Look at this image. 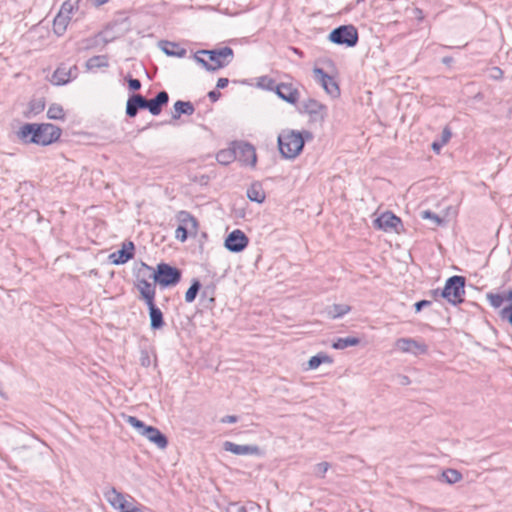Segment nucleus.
I'll list each match as a JSON object with an SVG mask.
<instances>
[{"instance_id":"obj_22","label":"nucleus","mask_w":512,"mask_h":512,"mask_svg":"<svg viewBox=\"0 0 512 512\" xmlns=\"http://www.w3.org/2000/svg\"><path fill=\"white\" fill-rule=\"evenodd\" d=\"M177 220L179 222L180 227H184L188 230H190L191 234H196L198 229V223L196 218L187 211H180L177 214Z\"/></svg>"},{"instance_id":"obj_47","label":"nucleus","mask_w":512,"mask_h":512,"mask_svg":"<svg viewBox=\"0 0 512 512\" xmlns=\"http://www.w3.org/2000/svg\"><path fill=\"white\" fill-rule=\"evenodd\" d=\"M330 32H357V29L353 25H340L333 28Z\"/></svg>"},{"instance_id":"obj_13","label":"nucleus","mask_w":512,"mask_h":512,"mask_svg":"<svg viewBox=\"0 0 512 512\" xmlns=\"http://www.w3.org/2000/svg\"><path fill=\"white\" fill-rule=\"evenodd\" d=\"M225 451L231 452L235 455H260L261 451L257 445H239L230 441L223 444Z\"/></svg>"},{"instance_id":"obj_49","label":"nucleus","mask_w":512,"mask_h":512,"mask_svg":"<svg viewBox=\"0 0 512 512\" xmlns=\"http://www.w3.org/2000/svg\"><path fill=\"white\" fill-rule=\"evenodd\" d=\"M140 364L143 367H149L150 366L151 359H150V356H149L147 351H141Z\"/></svg>"},{"instance_id":"obj_52","label":"nucleus","mask_w":512,"mask_h":512,"mask_svg":"<svg viewBox=\"0 0 512 512\" xmlns=\"http://www.w3.org/2000/svg\"><path fill=\"white\" fill-rule=\"evenodd\" d=\"M467 41L461 40V41H449L447 44H445L448 48H462L467 45Z\"/></svg>"},{"instance_id":"obj_15","label":"nucleus","mask_w":512,"mask_h":512,"mask_svg":"<svg viewBox=\"0 0 512 512\" xmlns=\"http://www.w3.org/2000/svg\"><path fill=\"white\" fill-rule=\"evenodd\" d=\"M134 256V244L128 242L123 244L122 248L110 255V259L113 264L120 265L124 264Z\"/></svg>"},{"instance_id":"obj_60","label":"nucleus","mask_w":512,"mask_h":512,"mask_svg":"<svg viewBox=\"0 0 512 512\" xmlns=\"http://www.w3.org/2000/svg\"><path fill=\"white\" fill-rule=\"evenodd\" d=\"M443 146H444V144H442V142H441V141H440V142L435 141V142H433V143H432V149H433L434 151H436L437 153H439V152H440V150H441V148H442Z\"/></svg>"},{"instance_id":"obj_37","label":"nucleus","mask_w":512,"mask_h":512,"mask_svg":"<svg viewBox=\"0 0 512 512\" xmlns=\"http://www.w3.org/2000/svg\"><path fill=\"white\" fill-rule=\"evenodd\" d=\"M64 116H65L64 110H63L61 105H59V104H52L48 108L47 117L49 119L60 120V119H63Z\"/></svg>"},{"instance_id":"obj_19","label":"nucleus","mask_w":512,"mask_h":512,"mask_svg":"<svg viewBox=\"0 0 512 512\" xmlns=\"http://www.w3.org/2000/svg\"><path fill=\"white\" fill-rule=\"evenodd\" d=\"M399 224L400 218L391 212H385L375 220V226L384 231L396 229Z\"/></svg>"},{"instance_id":"obj_25","label":"nucleus","mask_w":512,"mask_h":512,"mask_svg":"<svg viewBox=\"0 0 512 512\" xmlns=\"http://www.w3.org/2000/svg\"><path fill=\"white\" fill-rule=\"evenodd\" d=\"M105 499L115 509H123L125 497L122 493L118 492L114 487L108 489L104 493Z\"/></svg>"},{"instance_id":"obj_6","label":"nucleus","mask_w":512,"mask_h":512,"mask_svg":"<svg viewBox=\"0 0 512 512\" xmlns=\"http://www.w3.org/2000/svg\"><path fill=\"white\" fill-rule=\"evenodd\" d=\"M249 243V238L239 229L233 230L228 234L224 241V247L233 253L243 251Z\"/></svg>"},{"instance_id":"obj_50","label":"nucleus","mask_w":512,"mask_h":512,"mask_svg":"<svg viewBox=\"0 0 512 512\" xmlns=\"http://www.w3.org/2000/svg\"><path fill=\"white\" fill-rule=\"evenodd\" d=\"M128 87L132 91H137L141 88V82L138 79L129 78L128 79Z\"/></svg>"},{"instance_id":"obj_5","label":"nucleus","mask_w":512,"mask_h":512,"mask_svg":"<svg viewBox=\"0 0 512 512\" xmlns=\"http://www.w3.org/2000/svg\"><path fill=\"white\" fill-rule=\"evenodd\" d=\"M181 279V271L166 263H160L155 270V283L163 287L176 285Z\"/></svg>"},{"instance_id":"obj_61","label":"nucleus","mask_w":512,"mask_h":512,"mask_svg":"<svg viewBox=\"0 0 512 512\" xmlns=\"http://www.w3.org/2000/svg\"><path fill=\"white\" fill-rule=\"evenodd\" d=\"M506 301L510 302V304L507 307H512V289L506 292Z\"/></svg>"},{"instance_id":"obj_30","label":"nucleus","mask_w":512,"mask_h":512,"mask_svg":"<svg viewBox=\"0 0 512 512\" xmlns=\"http://www.w3.org/2000/svg\"><path fill=\"white\" fill-rule=\"evenodd\" d=\"M235 143L231 148L220 150L216 155V160L222 165H228L236 160Z\"/></svg>"},{"instance_id":"obj_63","label":"nucleus","mask_w":512,"mask_h":512,"mask_svg":"<svg viewBox=\"0 0 512 512\" xmlns=\"http://www.w3.org/2000/svg\"><path fill=\"white\" fill-rule=\"evenodd\" d=\"M452 58L451 57H444L442 59V63L446 64V65H449L451 62H452Z\"/></svg>"},{"instance_id":"obj_38","label":"nucleus","mask_w":512,"mask_h":512,"mask_svg":"<svg viewBox=\"0 0 512 512\" xmlns=\"http://www.w3.org/2000/svg\"><path fill=\"white\" fill-rule=\"evenodd\" d=\"M442 477L449 484H454L462 479V474L455 469H447L442 473Z\"/></svg>"},{"instance_id":"obj_39","label":"nucleus","mask_w":512,"mask_h":512,"mask_svg":"<svg viewBox=\"0 0 512 512\" xmlns=\"http://www.w3.org/2000/svg\"><path fill=\"white\" fill-rule=\"evenodd\" d=\"M78 0H66L61 8L60 11L62 14L65 15V17H71L74 9L77 7Z\"/></svg>"},{"instance_id":"obj_42","label":"nucleus","mask_w":512,"mask_h":512,"mask_svg":"<svg viewBox=\"0 0 512 512\" xmlns=\"http://www.w3.org/2000/svg\"><path fill=\"white\" fill-rule=\"evenodd\" d=\"M421 216L423 219L432 220L436 225H441L443 223L442 218H440L437 214H435L429 210L422 211Z\"/></svg>"},{"instance_id":"obj_11","label":"nucleus","mask_w":512,"mask_h":512,"mask_svg":"<svg viewBox=\"0 0 512 512\" xmlns=\"http://www.w3.org/2000/svg\"><path fill=\"white\" fill-rule=\"evenodd\" d=\"M113 39H106L100 37L99 34L89 36L77 43V51H88L93 49L101 50Z\"/></svg>"},{"instance_id":"obj_32","label":"nucleus","mask_w":512,"mask_h":512,"mask_svg":"<svg viewBox=\"0 0 512 512\" xmlns=\"http://www.w3.org/2000/svg\"><path fill=\"white\" fill-rule=\"evenodd\" d=\"M322 363H332V358L328 356L325 353H318L315 356H312L308 361V367L309 369H316L318 368Z\"/></svg>"},{"instance_id":"obj_46","label":"nucleus","mask_w":512,"mask_h":512,"mask_svg":"<svg viewBox=\"0 0 512 512\" xmlns=\"http://www.w3.org/2000/svg\"><path fill=\"white\" fill-rule=\"evenodd\" d=\"M500 317L502 319H506L509 324L512 326V307H504L500 311Z\"/></svg>"},{"instance_id":"obj_21","label":"nucleus","mask_w":512,"mask_h":512,"mask_svg":"<svg viewBox=\"0 0 512 512\" xmlns=\"http://www.w3.org/2000/svg\"><path fill=\"white\" fill-rule=\"evenodd\" d=\"M146 305L149 309L150 328L161 329L165 324L162 311L155 305V301L148 302Z\"/></svg>"},{"instance_id":"obj_40","label":"nucleus","mask_w":512,"mask_h":512,"mask_svg":"<svg viewBox=\"0 0 512 512\" xmlns=\"http://www.w3.org/2000/svg\"><path fill=\"white\" fill-rule=\"evenodd\" d=\"M329 468L330 464L328 462H320L315 465L314 474L318 478H324L325 473L328 471Z\"/></svg>"},{"instance_id":"obj_56","label":"nucleus","mask_w":512,"mask_h":512,"mask_svg":"<svg viewBox=\"0 0 512 512\" xmlns=\"http://www.w3.org/2000/svg\"><path fill=\"white\" fill-rule=\"evenodd\" d=\"M221 96V93L218 90H212L208 93V97L211 101H217Z\"/></svg>"},{"instance_id":"obj_33","label":"nucleus","mask_w":512,"mask_h":512,"mask_svg":"<svg viewBox=\"0 0 512 512\" xmlns=\"http://www.w3.org/2000/svg\"><path fill=\"white\" fill-rule=\"evenodd\" d=\"M360 343V339L357 337H345L338 338L333 344L332 347L334 349H345L350 346H356Z\"/></svg>"},{"instance_id":"obj_53","label":"nucleus","mask_w":512,"mask_h":512,"mask_svg":"<svg viewBox=\"0 0 512 512\" xmlns=\"http://www.w3.org/2000/svg\"><path fill=\"white\" fill-rule=\"evenodd\" d=\"M431 304L430 301L428 300H421V301H418L415 303L414 307H415V311L418 313L422 310L423 307H427Z\"/></svg>"},{"instance_id":"obj_59","label":"nucleus","mask_w":512,"mask_h":512,"mask_svg":"<svg viewBox=\"0 0 512 512\" xmlns=\"http://www.w3.org/2000/svg\"><path fill=\"white\" fill-rule=\"evenodd\" d=\"M413 13H414V17L417 18L418 20H422L424 18L423 12L419 8H414Z\"/></svg>"},{"instance_id":"obj_45","label":"nucleus","mask_w":512,"mask_h":512,"mask_svg":"<svg viewBox=\"0 0 512 512\" xmlns=\"http://www.w3.org/2000/svg\"><path fill=\"white\" fill-rule=\"evenodd\" d=\"M488 76L493 80H500L503 78V71L499 67H492L488 71Z\"/></svg>"},{"instance_id":"obj_26","label":"nucleus","mask_w":512,"mask_h":512,"mask_svg":"<svg viewBox=\"0 0 512 512\" xmlns=\"http://www.w3.org/2000/svg\"><path fill=\"white\" fill-rule=\"evenodd\" d=\"M135 282L153 280L155 283V270L146 263L141 262L135 269Z\"/></svg>"},{"instance_id":"obj_1","label":"nucleus","mask_w":512,"mask_h":512,"mask_svg":"<svg viewBox=\"0 0 512 512\" xmlns=\"http://www.w3.org/2000/svg\"><path fill=\"white\" fill-rule=\"evenodd\" d=\"M61 129L50 123H26L17 131V137L24 143L46 146L59 139Z\"/></svg>"},{"instance_id":"obj_58","label":"nucleus","mask_w":512,"mask_h":512,"mask_svg":"<svg viewBox=\"0 0 512 512\" xmlns=\"http://www.w3.org/2000/svg\"><path fill=\"white\" fill-rule=\"evenodd\" d=\"M222 423H235L237 422V416L235 415H227L221 419Z\"/></svg>"},{"instance_id":"obj_27","label":"nucleus","mask_w":512,"mask_h":512,"mask_svg":"<svg viewBox=\"0 0 512 512\" xmlns=\"http://www.w3.org/2000/svg\"><path fill=\"white\" fill-rule=\"evenodd\" d=\"M247 197L252 202L263 203L266 195L262 185L259 182L252 183L247 189Z\"/></svg>"},{"instance_id":"obj_7","label":"nucleus","mask_w":512,"mask_h":512,"mask_svg":"<svg viewBox=\"0 0 512 512\" xmlns=\"http://www.w3.org/2000/svg\"><path fill=\"white\" fill-rule=\"evenodd\" d=\"M314 79L322 88L332 97L340 95V89L336 81L328 75L322 68L315 67L313 69Z\"/></svg>"},{"instance_id":"obj_14","label":"nucleus","mask_w":512,"mask_h":512,"mask_svg":"<svg viewBox=\"0 0 512 512\" xmlns=\"http://www.w3.org/2000/svg\"><path fill=\"white\" fill-rule=\"evenodd\" d=\"M168 101V93L166 91H160L154 98L146 99V109L154 116L159 115L162 111V107L166 105Z\"/></svg>"},{"instance_id":"obj_31","label":"nucleus","mask_w":512,"mask_h":512,"mask_svg":"<svg viewBox=\"0 0 512 512\" xmlns=\"http://www.w3.org/2000/svg\"><path fill=\"white\" fill-rule=\"evenodd\" d=\"M350 309V306L346 304H333L332 306L328 307L327 314L330 318L337 319L347 314Z\"/></svg>"},{"instance_id":"obj_9","label":"nucleus","mask_w":512,"mask_h":512,"mask_svg":"<svg viewBox=\"0 0 512 512\" xmlns=\"http://www.w3.org/2000/svg\"><path fill=\"white\" fill-rule=\"evenodd\" d=\"M302 111L307 113L314 122H322L327 115V107L312 98L302 102Z\"/></svg>"},{"instance_id":"obj_41","label":"nucleus","mask_w":512,"mask_h":512,"mask_svg":"<svg viewBox=\"0 0 512 512\" xmlns=\"http://www.w3.org/2000/svg\"><path fill=\"white\" fill-rule=\"evenodd\" d=\"M70 18H71V17H65V15H64V14H62L61 12H59V13L57 14V16L55 17V19H54V27H55V29H56V28H59V29H60V28H62V29H66L67 24H68V22H69Z\"/></svg>"},{"instance_id":"obj_64","label":"nucleus","mask_w":512,"mask_h":512,"mask_svg":"<svg viewBox=\"0 0 512 512\" xmlns=\"http://www.w3.org/2000/svg\"><path fill=\"white\" fill-rule=\"evenodd\" d=\"M292 51L300 57H303V52L298 48H292Z\"/></svg>"},{"instance_id":"obj_44","label":"nucleus","mask_w":512,"mask_h":512,"mask_svg":"<svg viewBox=\"0 0 512 512\" xmlns=\"http://www.w3.org/2000/svg\"><path fill=\"white\" fill-rule=\"evenodd\" d=\"M188 234H191L190 233V230L184 228V227H180L178 226L176 231H175V237L180 240L181 242H184L187 240L188 238Z\"/></svg>"},{"instance_id":"obj_20","label":"nucleus","mask_w":512,"mask_h":512,"mask_svg":"<svg viewBox=\"0 0 512 512\" xmlns=\"http://www.w3.org/2000/svg\"><path fill=\"white\" fill-rule=\"evenodd\" d=\"M142 436H145L150 442L154 443L160 449H165L168 445L167 437L156 427H147Z\"/></svg>"},{"instance_id":"obj_54","label":"nucleus","mask_w":512,"mask_h":512,"mask_svg":"<svg viewBox=\"0 0 512 512\" xmlns=\"http://www.w3.org/2000/svg\"><path fill=\"white\" fill-rule=\"evenodd\" d=\"M450 138H451V131L446 127L442 131V137H441L442 144L445 145L449 141Z\"/></svg>"},{"instance_id":"obj_23","label":"nucleus","mask_w":512,"mask_h":512,"mask_svg":"<svg viewBox=\"0 0 512 512\" xmlns=\"http://www.w3.org/2000/svg\"><path fill=\"white\" fill-rule=\"evenodd\" d=\"M158 46L168 56L183 57L186 54V49L175 42L161 40Z\"/></svg>"},{"instance_id":"obj_16","label":"nucleus","mask_w":512,"mask_h":512,"mask_svg":"<svg viewBox=\"0 0 512 512\" xmlns=\"http://www.w3.org/2000/svg\"><path fill=\"white\" fill-rule=\"evenodd\" d=\"M140 109H146V98L141 94H132L126 103V115L135 117Z\"/></svg>"},{"instance_id":"obj_3","label":"nucleus","mask_w":512,"mask_h":512,"mask_svg":"<svg viewBox=\"0 0 512 512\" xmlns=\"http://www.w3.org/2000/svg\"><path fill=\"white\" fill-rule=\"evenodd\" d=\"M233 55V50L224 46L212 50H199L194 54V59L207 71L214 72L229 65L233 60Z\"/></svg>"},{"instance_id":"obj_10","label":"nucleus","mask_w":512,"mask_h":512,"mask_svg":"<svg viewBox=\"0 0 512 512\" xmlns=\"http://www.w3.org/2000/svg\"><path fill=\"white\" fill-rule=\"evenodd\" d=\"M236 160L240 161L244 165L254 167L256 165L257 156L255 148L246 142L235 143Z\"/></svg>"},{"instance_id":"obj_48","label":"nucleus","mask_w":512,"mask_h":512,"mask_svg":"<svg viewBox=\"0 0 512 512\" xmlns=\"http://www.w3.org/2000/svg\"><path fill=\"white\" fill-rule=\"evenodd\" d=\"M123 507H124L123 509H118V510L120 512H142V510L140 508L133 506L132 503H129L126 500L124 502Z\"/></svg>"},{"instance_id":"obj_12","label":"nucleus","mask_w":512,"mask_h":512,"mask_svg":"<svg viewBox=\"0 0 512 512\" xmlns=\"http://www.w3.org/2000/svg\"><path fill=\"white\" fill-rule=\"evenodd\" d=\"M276 94L279 98L290 104H296L299 100V91L292 84L280 83L276 87Z\"/></svg>"},{"instance_id":"obj_43","label":"nucleus","mask_w":512,"mask_h":512,"mask_svg":"<svg viewBox=\"0 0 512 512\" xmlns=\"http://www.w3.org/2000/svg\"><path fill=\"white\" fill-rule=\"evenodd\" d=\"M45 104L42 100L32 101L29 104L30 111L34 114H38L44 110Z\"/></svg>"},{"instance_id":"obj_57","label":"nucleus","mask_w":512,"mask_h":512,"mask_svg":"<svg viewBox=\"0 0 512 512\" xmlns=\"http://www.w3.org/2000/svg\"><path fill=\"white\" fill-rule=\"evenodd\" d=\"M229 83V80L227 78H219L216 84L217 89H223L225 88Z\"/></svg>"},{"instance_id":"obj_28","label":"nucleus","mask_w":512,"mask_h":512,"mask_svg":"<svg viewBox=\"0 0 512 512\" xmlns=\"http://www.w3.org/2000/svg\"><path fill=\"white\" fill-rule=\"evenodd\" d=\"M194 111L195 108L191 102L178 100L174 103V112L172 113V119H179L181 114L192 115Z\"/></svg>"},{"instance_id":"obj_36","label":"nucleus","mask_w":512,"mask_h":512,"mask_svg":"<svg viewBox=\"0 0 512 512\" xmlns=\"http://www.w3.org/2000/svg\"><path fill=\"white\" fill-rule=\"evenodd\" d=\"M124 419L125 422L132 426L133 428H135L140 435H143L144 430L147 429L148 427L143 421L139 420L135 416H124Z\"/></svg>"},{"instance_id":"obj_18","label":"nucleus","mask_w":512,"mask_h":512,"mask_svg":"<svg viewBox=\"0 0 512 512\" xmlns=\"http://www.w3.org/2000/svg\"><path fill=\"white\" fill-rule=\"evenodd\" d=\"M74 71H77V67L75 65L69 69H67L65 66H59L54 71L51 82L58 86L67 84L72 77H76V74H73Z\"/></svg>"},{"instance_id":"obj_17","label":"nucleus","mask_w":512,"mask_h":512,"mask_svg":"<svg viewBox=\"0 0 512 512\" xmlns=\"http://www.w3.org/2000/svg\"><path fill=\"white\" fill-rule=\"evenodd\" d=\"M135 286L140 293V298L144 300L145 303L155 301L156 288L153 280L136 281Z\"/></svg>"},{"instance_id":"obj_29","label":"nucleus","mask_w":512,"mask_h":512,"mask_svg":"<svg viewBox=\"0 0 512 512\" xmlns=\"http://www.w3.org/2000/svg\"><path fill=\"white\" fill-rule=\"evenodd\" d=\"M109 66V57L107 55H96L89 58L85 67L87 70H94L98 68H107Z\"/></svg>"},{"instance_id":"obj_35","label":"nucleus","mask_w":512,"mask_h":512,"mask_svg":"<svg viewBox=\"0 0 512 512\" xmlns=\"http://www.w3.org/2000/svg\"><path fill=\"white\" fill-rule=\"evenodd\" d=\"M486 298L493 308H500L506 301V292L504 293H487Z\"/></svg>"},{"instance_id":"obj_24","label":"nucleus","mask_w":512,"mask_h":512,"mask_svg":"<svg viewBox=\"0 0 512 512\" xmlns=\"http://www.w3.org/2000/svg\"><path fill=\"white\" fill-rule=\"evenodd\" d=\"M359 34H329L328 39L337 45L354 47L358 42Z\"/></svg>"},{"instance_id":"obj_62","label":"nucleus","mask_w":512,"mask_h":512,"mask_svg":"<svg viewBox=\"0 0 512 512\" xmlns=\"http://www.w3.org/2000/svg\"><path fill=\"white\" fill-rule=\"evenodd\" d=\"M109 0H92V3L96 6V7H99V6H102L104 4H106Z\"/></svg>"},{"instance_id":"obj_8","label":"nucleus","mask_w":512,"mask_h":512,"mask_svg":"<svg viewBox=\"0 0 512 512\" xmlns=\"http://www.w3.org/2000/svg\"><path fill=\"white\" fill-rule=\"evenodd\" d=\"M394 346L403 353H410L415 356L426 354L428 351V346L425 343L413 338H399L395 341Z\"/></svg>"},{"instance_id":"obj_4","label":"nucleus","mask_w":512,"mask_h":512,"mask_svg":"<svg viewBox=\"0 0 512 512\" xmlns=\"http://www.w3.org/2000/svg\"><path fill=\"white\" fill-rule=\"evenodd\" d=\"M464 288L465 278L462 276H452L446 281L440 295L449 303L457 305L463 302Z\"/></svg>"},{"instance_id":"obj_34","label":"nucleus","mask_w":512,"mask_h":512,"mask_svg":"<svg viewBox=\"0 0 512 512\" xmlns=\"http://www.w3.org/2000/svg\"><path fill=\"white\" fill-rule=\"evenodd\" d=\"M200 289H201L200 281L197 279H194L192 281L191 286L188 288V290L185 293V301L187 303H192L196 299L197 294L199 293Z\"/></svg>"},{"instance_id":"obj_2","label":"nucleus","mask_w":512,"mask_h":512,"mask_svg":"<svg viewBox=\"0 0 512 512\" xmlns=\"http://www.w3.org/2000/svg\"><path fill=\"white\" fill-rule=\"evenodd\" d=\"M312 139L313 134L308 130L284 129L277 139L280 154L286 159H294L303 151L305 142Z\"/></svg>"},{"instance_id":"obj_51","label":"nucleus","mask_w":512,"mask_h":512,"mask_svg":"<svg viewBox=\"0 0 512 512\" xmlns=\"http://www.w3.org/2000/svg\"><path fill=\"white\" fill-rule=\"evenodd\" d=\"M127 21H128V18L127 17H123L121 19H116L114 21L115 25L120 24V27L117 29L118 31H126V30H129V25L127 24Z\"/></svg>"},{"instance_id":"obj_55","label":"nucleus","mask_w":512,"mask_h":512,"mask_svg":"<svg viewBox=\"0 0 512 512\" xmlns=\"http://www.w3.org/2000/svg\"><path fill=\"white\" fill-rule=\"evenodd\" d=\"M227 512H247L246 511V508L244 506H240V505H237V504H232Z\"/></svg>"}]
</instances>
